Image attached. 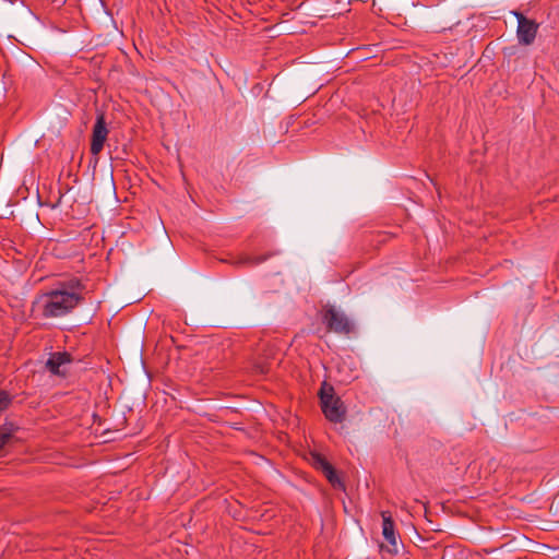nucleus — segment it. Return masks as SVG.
<instances>
[{"label": "nucleus", "mask_w": 559, "mask_h": 559, "mask_svg": "<svg viewBox=\"0 0 559 559\" xmlns=\"http://www.w3.org/2000/svg\"><path fill=\"white\" fill-rule=\"evenodd\" d=\"M83 297L66 288H55L41 294L34 301V307L46 319L60 318L73 311Z\"/></svg>", "instance_id": "f257e3e1"}, {"label": "nucleus", "mask_w": 559, "mask_h": 559, "mask_svg": "<svg viewBox=\"0 0 559 559\" xmlns=\"http://www.w3.org/2000/svg\"><path fill=\"white\" fill-rule=\"evenodd\" d=\"M321 318L329 332L349 335L355 330L354 322L346 316L345 312L334 306H325L322 310Z\"/></svg>", "instance_id": "f03ea898"}, {"label": "nucleus", "mask_w": 559, "mask_h": 559, "mask_svg": "<svg viewBox=\"0 0 559 559\" xmlns=\"http://www.w3.org/2000/svg\"><path fill=\"white\" fill-rule=\"evenodd\" d=\"M321 408L328 420L332 423H342L345 418L346 409L340 397L335 396L333 389L320 391Z\"/></svg>", "instance_id": "7ed1b4c3"}, {"label": "nucleus", "mask_w": 559, "mask_h": 559, "mask_svg": "<svg viewBox=\"0 0 559 559\" xmlns=\"http://www.w3.org/2000/svg\"><path fill=\"white\" fill-rule=\"evenodd\" d=\"M512 14L518 20L516 36L521 45H532L536 38L538 32V23L534 20L527 19L520 11H512Z\"/></svg>", "instance_id": "20e7f679"}, {"label": "nucleus", "mask_w": 559, "mask_h": 559, "mask_svg": "<svg viewBox=\"0 0 559 559\" xmlns=\"http://www.w3.org/2000/svg\"><path fill=\"white\" fill-rule=\"evenodd\" d=\"M108 129L106 127L104 115H98L96 122L93 127L92 140H91V153L97 156L104 147L107 140Z\"/></svg>", "instance_id": "39448f33"}, {"label": "nucleus", "mask_w": 559, "mask_h": 559, "mask_svg": "<svg viewBox=\"0 0 559 559\" xmlns=\"http://www.w3.org/2000/svg\"><path fill=\"white\" fill-rule=\"evenodd\" d=\"M382 516V535L384 539L389 543V545L392 547L389 549L390 552H397V543H396V535H395V526L394 522L392 520V516L390 512L383 511L381 513Z\"/></svg>", "instance_id": "423d86ee"}, {"label": "nucleus", "mask_w": 559, "mask_h": 559, "mask_svg": "<svg viewBox=\"0 0 559 559\" xmlns=\"http://www.w3.org/2000/svg\"><path fill=\"white\" fill-rule=\"evenodd\" d=\"M69 362H71V355L67 352H59L51 354L46 362V367L53 374H62L63 371L60 368Z\"/></svg>", "instance_id": "0eeeda50"}, {"label": "nucleus", "mask_w": 559, "mask_h": 559, "mask_svg": "<svg viewBox=\"0 0 559 559\" xmlns=\"http://www.w3.org/2000/svg\"><path fill=\"white\" fill-rule=\"evenodd\" d=\"M58 288H66L69 292H74L82 296V290L84 289V285L82 284V282L80 280L73 278L68 282L61 283Z\"/></svg>", "instance_id": "6e6552de"}, {"label": "nucleus", "mask_w": 559, "mask_h": 559, "mask_svg": "<svg viewBox=\"0 0 559 559\" xmlns=\"http://www.w3.org/2000/svg\"><path fill=\"white\" fill-rule=\"evenodd\" d=\"M324 476L329 480V483L335 488H342L343 483L338 477L335 468L331 465L326 471L323 472Z\"/></svg>", "instance_id": "1a4fd4ad"}, {"label": "nucleus", "mask_w": 559, "mask_h": 559, "mask_svg": "<svg viewBox=\"0 0 559 559\" xmlns=\"http://www.w3.org/2000/svg\"><path fill=\"white\" fill-rule=\"evenodd\" d=\"M12 429L7 426H0V456L3 455L4 445L12 439Z\"/></svg>", "instance_id": "9d476101"}, {"label": "nucleus", "mask_w": 559, "mask_h": 559, "mask_svg": "<svg viewBox=\"0 0 559 559\" xmlns=\"http://www.w3.org/2000/svg\"><path fill=\"white\" fill-rule=\"evenodd\" d=\"M312 464L317 469L321 471L322 473L331 466L326 459L319 453L312 454Z\"/></svg>", "instance_id": "9b49d317"}, {"label": "nucleus", "mask_w": 559, "mask_h": 559, "mask_svg": "<svg viewBox=\"0 0 559 559\" xmlns=\"http://www.w3.org/2000/svg\"><path fill=\"white\" fill-rule=\"evenodd\" d=\"M11 396L8 392L0 390V413L5 411L11 404Z\"/></svg>", "instance_id": "f8f14e48"}]
</instances>
